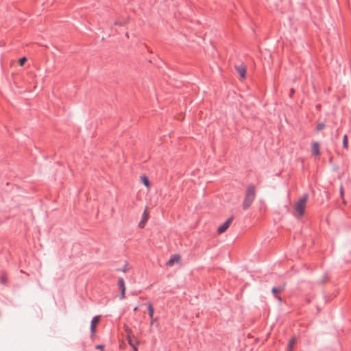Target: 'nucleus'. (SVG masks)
Here are the masks:
<instances>
[{
    "instance_id": "obj_22",
    "label": "nucleus",
    "mask_w": 351,
    "mask_h": 351,
    "mask_svg": "<svg viewBox=\"0 0 351 351\" xmlns=\"http://www.w3.org/2000/svg\"><path fill=\"white\" fill-rule=\"evenodd\" d=\"M342 199H343V204L346 205V201L343 199V197Z\"/></svg>"
},
{
    "instance_id": "obj_24",
    "label": "nucleus",
    "mask_w": 351,
    "mask_h": 351,
    "mask_svg": "<svg viewBox=\"0 0 351 351\" xmlns=\"http://www.w3.org/2000/svg\"><path fill=\"white\" fill-rule=\"evenodd\" d=\"M137 309H138V307H135V308H134V311H136Z\"/></svg>"
},
{
    "instance_id": "obj_14",
    "label": "nucleus",
    "mask_w": 351,
    "mask_h": 351,
    "mask_svg": "<svg viewBox=\"0 0 351 351\" xmlns=\"http://www.w3.org/2000/svg\"><path fill=\"white\" fill-rule=\"evenodd\" d=\"M343 145L344 148L348 149V136L346 134L344 135L343 138Z\"/></svg>"
},
{
    "instance_id": "obj_9",
    "label": "nucleus",
    "mask_w": 351,
    "mask_h": 351,
    "mask_svg": "<svg viewBox=\"0 0 351 351\" xmlns=\"http://www.w3.org/2000/svg\"><path fill=\"white\" fill-rule=\"evenodd\" d=\"M148 217H149V214H148L147 210H145L143 213L142 221L139 223V227H141V228L144 227L145 223L147 220Z\"/></svg>"
},
{
    "instance_id": "obj_21",
    "label": "nucleus",
    "mask_w": 351,
    "mask_h": 351,
    "mask_svg": "<svg viewBox=\"0 0 351 351\" xmlns=\"http://www.w3.org/2000/svg\"><path fill=\"white\" fill-rule=\"evenodd\" d=\"M104 346L103 345H98L96 346V348L100 349L101 350L104 349Z\"/></svg>"
},
{
    "instance_id": "obj_13",
    "label": "nucleus",
    "mask_w": 351,
    "mask_h": 351,
    "mask_svg": "<svg viewBox=\"0 0 351 351\" xmlns=\"http://www.w3.org/2000/svg\"><path fill=\"white\" fill-rule=\"evenodd\" d=\"M118 284H119V287H120L121 290L126 289L125 286V282H124L123 279L120 278V279L119 280V282H118Z\"/></svg>"
},
{
    "instance_id": "obj_3",
    "label": "nucleus",
    "mask_w": 351,
    "mask_h": 351,
    "mask_svg": "<svg viewBox=\"0 0 351 351\" xmlns=\"http://www.w3.org/2000/svg\"><path fill=\"white\" fill-rule=\"evenodd\" d=\"M127 339L128 341V343L131 347H132L134 351H138V348L134 345V340L136 343L138 344L139 342L136 339L134 335H132V332L129 330L128 335H127Z\"/></svg>"
},
{
    "instance_id": "obj_11",
    "label": "nucleus",
    "mask_w": 351,
    "mask_h": 351,
    "mask_svg": "<svg viewBox=\"0 0 351 351\" xmlns=\"http://www.w3.org/2000/svg\"><path fill=\"white\" fill-rule=\"evenodd\" d=\"M141 181L147 188L150 187L149 179L145 175H143L141 176Z\"/></svg>"
},
{
    "instance_id": "obj_2",
    "label": "nucleus",
    "mask_w": 351,
    "mask_h": 351,
    "mask_svg": "<svg viewBox=\"0 0 351 351\" xmlns=\"http://www.w3.org/2000/svg\"><path fill=\"white\" fill-rule=\"evenodd\" d=\"M255 194L256 190L254 186L249 185L247 189L245 197L243 202V209L246 210L251 206L255 198Z\"/></svg>"
},
{
    "instance_id": "obj_12",
    "label": "nucleus",
    "mask_w": 351,
    "mask_h": 351,
    "mask_svg": "<svg viewBox=\"0 0 351 351\" xmlns=\"http://www.w3.org/2000/svg\"><path fill=\"white\" fill-rule=\"evenodd\" d=\"M296 341H297V339L295 337H293L289 340V343H288L287 351H293V346H294L295 343H296Z\"/></svg>"
},
{
    "instance_id": "obj_19",
    "label": "nucleus",
    "mask_w": 351,
    "mask_h": 351,
    "mask_svg": "<svg viewBox=\"0 0 351 351\" xmlns=\"http://www.w3.org/2000/svg\"><path fill=\"white\" fill-rule=\"evenodd\" d=\"M125 290H126V289H123V290H121V295H120V299H121V300H123V299L125 298Z\"/></svg>"
},
{
    "instance_id": "obj_23",
    "label": "nucleus",
    "mask_w": 351,
    "mask_h": 351,
    "mask_svg": "<svg viewBox=\"0 0 351 351\" xmlns=\"http://www.w3.org/2000/svg\"><path fill=\"white\" fill-rule=\"evenodd\" d=\"M294 93V90L292 88L291 90V93L293 94Z\"/></svg>"
},
{
    "instance_id": "obj_16",
    "label": "nucleus",
    "mask_w": 351,
    "mask_h": 351,
    "mask_svg": "<svg viewBox=\"0 0 351 351\" xmlns=\"http://www.w3.org/2000/svg\"><path fill=\"white\" fill-rule=\"evenodd\" d=\"M27 58L25 57H23L19 60V64L20 66H23V64L26 62Z\"/></svg>"
},
{
    "instance_id": "obj_1",
    "label": "nucleus",
    "mask_w": 351,
    "mask_h": 351,
    "mask_svg": "<svg viewBox=\"0 0 351 351\" xmlns=\"http://www.w3.org/2000/svg\"><path fill=\"white\" fill-rule=\"evenodd\" d=\"M307 201L308 195L304 194L295 202L293 206V216L297 218H301L304 216Z\"/></svg>"
},
{
    "instance_id": "obj_20",
    "label": "nucleus",
    "mask_w": 351,
    "mask_h": 351,
    "mask_svg": "<svg viewBox=\"0 0 351 351\" xmlns=\"http://www.w3.org/2000/svg\"><path fill=\"white\" fill-rule=\"evenodd\" d=\"M340 195H341V197L343 198V195H344V190H343V186L340 187Z\"/></svg>"
},
{
    "instance_id": "obj_17",
    "label": "nucleus",
    "mask_w": 351,
    "mask_h": 351,
    "mask_svg": "<svg viewBox=\"0 0 351 351\" xmlns=\"http://www.w3.org/2000/svg\"><path fill=\"white\" fill-rule=\"evenodd\" d=\"M127 23L126 21H115L114 22V25H119V26H122L124 24H125Z\"/></svg>"
},
{
    "instance_id": "obj_10",
    "label": "nucleus",
    "mask_w": 351,
    "mask_h": 351,
    "mask_svg": "<svg viewBox=\"0 0 351 351\" xmlns=\"http://www.w3.org/2000/svg\"><path fill=\"white\" fill-rule=\"evenodd\" d=\"M312 152L313 155L318 156L319 154V145L317 143L312 145Z\"/></svg>"
},
{
    "instance_id": "obj_18",
    "label": "nucleus",
    "mask_w": 351,
    "mask_h": 351,
    "mask_svg": "<svg viewBox=\"0 0 351 351\" xmlns=\"http://www.w3.org/2000/svg\"><path fill=\"white\" fill-rule=\"evenodd\" d=\"M282 291V288L274 287L272 289V292L274 293H277V292H281Z\"/></svg>"
},
{
    "instance_id": "obj_7",
    "label": "nucleus",
    "mask_w": 351,
    "mask_h": 351,
    "mask_svg": "<svg viewBox=\"0 0 351 351\" xmlns=\"http://www.w3.org/2000/svg\"><path fill=\"white\" fill-rule=\"evenodd\" d=\"M147 309H148V313H149V317H151L150 325L152 326L154 322V321H155V319L154 318V308H153L152 304L151 303H149L147 304Z\"/></svg>"
},
{
    "instance_id": "obj_6",
    "label": "nucleus",
    "mask_w": 351,
    "mask_h": 351,
    "mask_svg": "<svg viewBox=\"0 0 351 351\" xmlns=\"http://www.w3.org/2000/svg\"><path fill=\"white\" fill-rule=\"evenodd\" d=\"M180 262V256L179 254H173L171 256V258L167 262L166 265L167 266L171 267L176 263H179Z\"/></svg>"
},
{
    "instance_id": "obj_4",
    "label": "nucleus",
    "mask_w": 351,
    "mask_h": 351,
    "mask_svg": "<svg viewBox=\"0 0 351 351\" xmlns=\"http://www.w3.org/2000/svg\"><path fill=\"white\" fill-rule=\"evenodd\" d=\"M232 220H233V217H230L228 220H226L222 225H221L218 228L217 232L219 234H221V233L224 232L230 227Z\"/></svg>"
},
{
    "instance_id": "obj_15",
    "label": "nucleus",
    "mask_w": 351,
    "mask_h": 351,
    "mask_svg": "<svg viewBox=\"0 0 351 351\" xmlns=\"http://www.w3.org/2000/svg\"><path fill=\"white\" fill-rule=\"evenodd\" d=\"M325 128V123H319L317 125V131H321Z\"/></svg>"
},
{
    "instance_id": "obj_8",
    "label": "nucleus",
    "mask_w": 351,
    "mask_h": 351,
    "mask_svg": "<svg viewBox=\"0 0 351 351\" xmlns=\"http://www.w3.org/2000/svg\"><path fill=\"white\" fill-rule=\"evenodd\" d=\"M99 321V316H95V317H93V319L91 322V327H90L91 331L93 333L95 332L96 326H97Z\"/></svg>"
},
{
    "instance_id": "obj_5",
    "label": "nucleus",
    "mask_w": 351,
    "mask_h": 351,
    "mask_svg": "<svg viewBox=\"0 0 351 351\" xmlns=\"http://www.w3.org/2000/svg\"><path fill=\"white\" fill-rule=\"evenodd\" d=\"M235 69L242 80L246 77L247 67L244 64L237 65Z\"/></svg>"
}]
</instances>
